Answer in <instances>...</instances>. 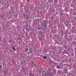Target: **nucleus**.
Returning a JSON list of instances; mask_svg holds the SVG:
<instances>
[{
  "label": "nucleus",
  "mask_w": 76,
  "mask_h": 76,
  "mask_svg": "<svg viewBox=\"0 0 76 76\" xmlns=\"http://www.w3.org/2000/svg\"><path fill=\"white\" fill-rule=\"evenodd\" d=\"M37 29L39 30V31H40V30H41V28L39 27Z\"/></svg>",
  "instance_id": "nucleus-10"
},
{
  "label": "nucleus",
  "mask_w": 76,
  "mask_h": 76,
  "mask_svg": "<svg viewBox=\"0 0 76 76\" xmlns=\"http://www.w3.org/2000/svg\"><path fill=\"white\" fill-rule=\"evenodd\" d=\"M24 73H26V72L25 71H24Z\"/></svg>",
  "instance_id": "nucleus-16"
},
{
  "label": "nucleus",
  "mask_w": 76,
  "mask_h": 76,
  "mask_svg": "<svg viewBox=\"0 0 76 76\" xmlns=\"http://www.w3.org/2000/svg\"><path fill=\"white\" fill-rule=\"evenodd\" d=\"M46 73H45V75H46Z\"/></svg>",
  "instance_id": "nucleus-23"
},
{
  "label": "nucleus",
  "mask_w": 76,
  "mask_h": 76,
  "mask_svg": "<svg viewBox=\"0 0 76 76\" xmlns=\"http://www.w3.org/2000/svg\"><path fill=\"white\" fill-rule=\"evenodd\" d=\"M57 69H61V67H60V65H58L57 66Z\"/></svg>",
  "instance_id": "nucleus-3"
},
{
  "label": "nucleus",
  "mask_w": 76,
  "mask_h": 76,
  "mask_svg": "<svg viewBox=\"0 0 76 76\" xmlns=\"http://www.w3.org/2000/svg\"><path fill=\"white\" fill-rule=\"evenodd\" d=\"M43 23L45 24H46V23H47V21H45V20H43Z\"/></svg>",
  "instance_id": "nucleus-6"
},
{
  "label": "nucleus",
  "mask_w": 76,
  "mask_h": 76,
  "mask_svg": "<svg viewBox=\"0 0 76 76\" xmlns=\"http://www.w3.org/2000/svg\"><path fill=\"white\" fill-rule=\"evenodd\" d=\"M29 51L31 53H32V50H31V49H29Z\"/></svg>",
  "instance_id": "nucleus-12"
},
{
  "label": "nucleus",
  "mask_w": 76,
  "mask_h": 76,
  "mask_svg": "<svg viewBox=\"0 0 76 76\" xmlns=\"http://www.w3.org/2000/svg\"><path fill=\"white\" fill-rule=\"evenodd\" d=\"M58 73H59V70H58Z\"/></svg>",
  "instance_id": "nucleus-21"
},
{
  "label": "nucleus",
  "mask_w": 76,
  "mask_h": 76,
  "mask_svg": "<svg viewBox=\"0 0 76 76\" xmlns=\"http://www.w3.org/2000/svg\"><path fill=\"white\" fill-rule=\"evenodd\" d=\"M26 29L27 31H29L30 29V26L28 25L27 26H26Z\"/></svg>",
  "instance_id": "nucleus-1"
},
{
  "label": "nucleus",
  "mask_w": 76,
  "mask_h": 76,
  "mask_svg": "<svg viewBox=\"0 0 76 76\" xmlns=\"http://www.w3.org/2000/svg\"><path fill=\"white\" fill-rule=\"evenodd\" d=\"M47 56H43V58L44 59H45V58H47Z\"/></svg>",
  "instance_id": "nucleus-9"
},
{
  "label": "nucleus",
  "mask_w": 76,
  "mask_h": 76,
  "mask_svg": "<svg viewBox=\"0 0 76 76\" xmlns=\"http://www.w3.org/2000/svg\"><path fill=\"white\" fill-rule=\"evenodd\" d=\"M25 50L26 53H27V51H28V48H25Z\"/></svg>",
  "instance_id": "nucleus-2"
},
{
  "label": "nucleus",
  "mask_w": 76,
  "mask_h": 76,
  "mask_svg": "<svg viewBox=\"0 0 76 76\" xmlns=\"http://www.w3.org/2000/svg\"><path fill=\"white\" fill-rule=\"evenodd\" d=\"M68 51H70V49H68Z\"/></svg>",
  "instance_id": "nucleus-18"
},
{
  "label": "nucleus",
  "mask_w": 76,
  "mask_h": 76,
  "mask_svg": "<svg viewBox=\"0 0 76 76\" xmlns=\"http://www.w3.org/2000/svg\"><path fill=\"white\" fill-rule=\"evenodd\" d=\"M5 75L7 74V72H6V70L5 71Z\"/></svg>",
  "instance_id": "nucleus-11"
},
{
  "label": "nucleus",
  "mask_w": 76,
  "mask_h": 76,
  "mask_svg": "<svg viewBox=\"0 0 76 76\" xmlns=\"http://www.w3.org/2000/svg\"><path fill=\"white\" fill-rule=\"evenodd\" d=\"M50 72V70H48V71L47 72V73H49V72Z\"/></svg>",
  "instance_id": "nucleus-13"
},
{
  "label": "nucleus",
  "mask_w": 76,
  "mask_h": 76,
  "mask_svg": "<svg viewBox=\"0 0 76 76\" xmlns=\"http://www.w3.org/2000/svg\"><path fill=\"white\" fill-rule=\"evenodd\" d=\"M64 52L65 53H66V54H68L67 51V50H64Z\"/></svg>",
  "instance_id": "nucleus-8"
},
{
  "label": "nucleus",
  "mask_w": 76,
  "mask_h": 76,
  "mask_svg": "<svg viewBox=\"0 0 76 76\" xmlns=\"http://www.w3.org/2000/svg\"><path fill=\"white\" fill-rule=\"evenodd\" d=\"M12 50H13L14 51H16V50H15V48L14 47V46H12Z\"/></svg>",
  "instance_id": "nucleus-4"
},
{
  "label": "nucleus",
  "mask_w": 76,
  "mask_h": 76,
  "mask_svg": "<svg viewBox=\"0 0 76 76\" xmlns=\"http://www.w3.org/2000/svg\"><path fill=\"white\" fill-rule=\"evenodd\" d=\"M12 46V45H11L10 46Z\"/></svg>",
  "instance_id": "nucleus-26"
},
{
  "label": "nucleus",
  "mask_w": 76,
  "mask_h": 76,
  "mask_svg": "<svg viewBox=\"0 0 76 76\" xmlns=\"http://www.w3.org/2000/svg\"><path fill=\"white\" fill-rule=\"evenodd\" d=\"M34 64V62H33V61H32L31 62V64Z\"/></svg>",
  "instance_id": "nucleus-15"
},
{
  "label": "nucleus",
  "mask_w": 76,
  "mask_h": 76,
  "mask_svg": "<svg viewBox=\"0 0 76 76\" xmlns=\"http://www.w3.org/2000/svg\"><path fill=\"white\" fill-rule=\"evenodd\" d=\"M34 66H35V64H34Z\"/></svg>",
  "instance_id": "nucleus-25"
},
{
  "label": "nucleus",
  "mask_w": 76,
  "mask_h": 76,
  "mask_svg": "<svg viewBox=\"0 0 76 76\" xmlns=\"http://www.w3.org/2000/svg\"><path fill=\"white\" fill-rule=\"evenodd\" d=\"M28 54H29V52H28Z\"/></svg>",
  "instance_id": "nucleus-19"
},
{
  "label": "nucleus",
  "mask_w": 76,
  "mask_h": 76,
  "mask_svg": "<svg viewBox=\"0 0 76 76\" xmlns=\"http://www.w3.org/2000/svg\"><path fill=\"white\" fill-rule=\"evenodd\" d=\"M45 27H47V26H45Z\"/></svg>",
  "instance_id": "nucleus-24"
},
{
  "label": "nucleus",
  "mask_w": 76,
  "mask_h": 76,
  "mask_svg": "<svg viewBox=\"0 0 76 76\" xmlns=\"http://www.w3.org/2000/svg\"><path fill=\"white\" fill-rule=\"evenodd\" d=\"M29 75L30 76H33L34 75L33 74H32V73H29Z\"/></svg>",
  "instance_id": "nucleus-7"
},
{
  "label": "nucleus",
  "mask_w": 76,
  "mask_h": 76,
  "mask_svg": "<svg viewBox=\"0 0 76 76\" xmlns=\"http://www.w3.org/2000/svg\"><path fill=\"white\" fill-rule=\"evenodd\" d=\"M0 68L1 69V68H2V66L1 65L0 66Z\"/></svg>",
  "instance_id": "nucleus-14"
},
{
  "label": "nucleus",
  "mask_w": 76,
  "mask_h": 76,
  "mask_svg": "<svg viewBox=\"0 0 76 76\" xmlns=\"http://www.w3.org/2000/svg\"><path fill=\"white\" fill-rule=\"evenodd\" d=\"M27 1H29V0H27Z\"/></svg>",
  "instance_id": "nucleus-22"
},
{
  "label": "nucleus",
  "mask_w": 76,
  "mask_h": 76,
  "mask_svg": "<svg viewBox=\"0 0 76 76\" xmlns=\"http://www.w3.org/2000/svg\"><path fill=\"white\" fill-rule=\"evenodd\" d=\"M0 41H1V37H0Z\"/></svg>",
  "instance_id": "nucleus-20"
},
{
  "label": "nucleus",
  "mask_w": 76,
  "mask_h": 76,
  "mask_svg": "<svg viewBox=\"0 0 76 76\" xmlns=\"http://www.w3.org/2000/svg\"><path fill=\"white\" fill-rule=\"evenodd\" d=\"M12 62L13 64H15V61L13 60V59L12 60Z\"/></svg>",
  "instance_id": "nucleus-5"
},
{
  "label": "nucleus",
  "mask_w": 76,
  "mask_h": 76,
  "mask_svg": "<svg viewBox=\"0 0 76 76\" xmlns=\"http://www.w3.org/2000/svg\"><path fill=\"white\" fill-rule=\"evenodd\" d=\"M4 42H6V41H5V40H4Z\"/></svg>",
  "instance_id": "nucleus-17"
}]
</instances>
